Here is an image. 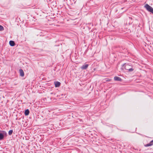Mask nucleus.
Masks as SVG:
<instances>
[{
	"label": "nucleus",
	"instance_id": "4468645a",
	"mask_svg": "<svg viewBox=\"0 0 153 153\" xmlns=\"http://www.w3.org/2000/svg\"><path fill=\"white\" fill-rule=\"evenodd\" d=\"M152 140V142H153V140Z\"/></svg>",
	"mask_w": 153,
	"mask_h": 153
},
{
	"label": "nucleus",
	"instance_id": "39448f33",
	"mask_svg": "<svg viewBox=\"0 0 153 153\" xmlns=\"http://www.w3.org/2000/svg\"><path fill=\"white\" fill-rule=\"evenodd\" d=\"M88 64H85L82 65V66L81 67V68L83 70L86 69L88 68Z\"/></svg>",
	"mask_w": 153,
	"mask_h": 153
},
{
	"label": "nucleus",
	"instance_id": "6e6552de",
	"mask_svg": "<svg viewBox=\"0 0 153 153\" xmlns=\"http://www.w3.org/2000/svg\"><path fill=\"white\" fill-rule=\"evenodd\" d=\"M9 44L11 46H14L15 43L14 41L10 40L9 42Z\"/></svg>",
	"mask_w": 153,
	"mask_h": 153
},
{
	"label": "nucleus",
	"instance_id": "7ed1b4c3",
	"mask_svg": "<svg viewBox=\"0 0 153 153\" xmlns=\"http://www.w3.org/2000/svg\"><path fill=\"white\" fill-rule=\"evenodd\" d=\"M144 7L148 11L152 13L153 14V8L152 7L147 4L145 5Z\"/></svg>",
	"mask_w": 153,
	"mask_h": 153
},
{
	"label": "nucleus",
	"instance_id": "0eeeda50",
	"mask_svg": "<svg viewBox=\"0 0 153 153\" xmlns=\"http://www.w3.org/2000/svg\"><path fill=\"white\" fill-rule=\"evenodd\" d=\"M54 84L56 87H58L60 86L61 83L57 81L54 82Z\"/></svg>",
	"mask_w": 153,
	"mask_h": 153
},
{
	"label": "nucleus",
	"instance_id": "20e7f679",
	"mask_svg": "<svg viewBox=\"0 0 153 153\" xmlns=\"http://www.w3.org/2000/svg\"><path fill=\"white\" fill-rule=\"evenodd\" d=\"M20 76L23 77L24 76V73L22 69H20L19 70Z\"/></svg>",
	"mask_w": 153,
	"mask_h": 153
},
{
	"label": "nucleus",
	"instance_id": "f03ea898",
	"mask_svg": "<svg viewBox=\"0 0 153 153\" xmlns=\"http://www.w3.org/2000/svg\"><path fill=\"white\" fill-rule=\"evenodd\" d=\"M7 136V133L4 131H0V141L4 139V137Z\"/></svg>",
	"mask_w": 153,
	"mask_h": 153
},
{
	"label": "nucleus",
	"instance_id": "9d476101",
	"mask_svg": "<svg viewBox=\"0 0 153 153\" xmlns=\"http://www.w3.org/2000/svg\"><path fill=\"white\" fill-rule=\"evenodd\" d=\"M13 132V131L12 130H10L8 132V134L9 135H11Z\"/></svg>",
	"mask_w": 153,
	"mask_h": 153
},
{
	"label": "nucleus",
	"instance_id": "423d86ee",
	"mask_svg": "<svg viewBox=\"0 0 153 153\" xmlns=\"http://www.w3.org/2000/svg\"><path fill=\"white\" fill-rule=\"evenodd\" d=\"M114 80L118 81H121L122 80V79L118 76H115L114 77Z\"/></svg>",
	"mask_w": 153,
	"mask_h": 153
},
{
	"label": "nucleus",
	"instance_id": "9b49d317",
	"mask_svg": "<svg viewBox=\"0 0 153 153\" xmlns=\"http://www.w3.org/2000/svg\"><path fill=\"white\" fill-rule=\"evenodd\" d=\"M4 29L3 27L2 26L0 25V31H2Z\"/></svg>",
	"mask_w": 153,
	"mask_h": 153
},
{
	"label": "nucleus",
	"instance_id": "f8f14e48",
	"mask_svg": "<svg viewBox=\"0 0 153 153\" xmlns=\"http://www.w3.org/2000/svg\"><path fill=\"white\" fill-rule=\"evenodd\" d=\"M149 146H151V144H150L149 143L145 145V147H148Z\"/></svg>",
	"mask_w": 153,
	"mask_h": 153
},
{
	"label": "nucleus",
	"instance_id": "f257e3e1",
	"mask_svg": "<svg viewBox=\"0 0 153 153\" xmlns=\"http://www.w3.org/2000/svg\"><path fill=\"white\" fill-rule=\"evenodd\" d=\"M124 65L125 66L124 68L125 70H128L129 72H132L133 71L134 69L132 68L131 65L125 63L122 65V66H124Z\"/></svg>",
	"mask_w": 153,
	"mask_h": 153
},
{
	"label": "nucleus",
	"instance_id": "1a4fd4ad",
	"mask_svg": "<svg viewBox=\"0 0 153 153\" xmlns=\"http://www.w3.org/2000/svg\"><path fill=\"white\" fill-rule=\"evenodd\" d=\"M30 113L29 111V109H27L26 110H25V116H27Z\"/></svg>",
	"mask_w": 153,
	"mask_h": 153
},
{
	"label": "nucleus",
	"instance_id": "ddd939ff",
	"mask_svg": "<svg viewBox=\"0 0 153 153\" xmlns=\"http://www.w3.org/2000/svg\"><path fill=\"white\" fill-rule=\"evenodd\" d=\"M153 142H152V140L150 143H149V144H151V146H152L153 145Z\"/></svg>",
	"mask_w": 153,
	"mask_h": 153
}]
</instances>
